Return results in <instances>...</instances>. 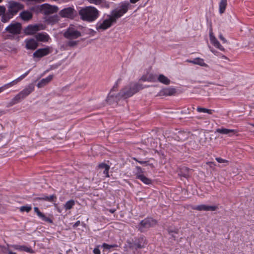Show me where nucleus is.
Segmentation results:
<instances>
[{
    "mask_svg": "<svg viewBox=\"0 0 254 254\" xmlns=\"http://www.w3.org/2000/svg\"><path fill=\"white\" fill-rule=\"evenodd\" d=\"M98 167L100 169H105V168L110 169V166L108 165H107V164H105L104 163L100 164L99 165Z\"/></svg>",
    "mask_w": 254,
    "mask_h": 254,
    "instance_id": "45",
    "label": "nucleus"
},
{
    "mask_svg": "<svg viewBox=\"0 0 254 254\" xmlns=\"http://www.w3.org/2000/svg\"><path fill=\"white\" fill-rule=\"evenodd\" d=\"M118 84L116 83L114 86L113 87V88L111 89L110 92H113V91H115L116 89L118 88Z\"/></svg>",
    "mask_w": 254,
    "mask_h": 254,
    "instance_id": "55",
    "label": "nucleus"
},
{
    "mask_svg": "<svg viewBox=\"0 0 254 254\" xmlns=\"http://www.w3.org/2000/svg\"><path fill=\"white\" fill-rule=\"evenodd\" d=\"M215 132H218L222 134H227L229 136H231L232 135L231 134H236L238 132V131L235 129H228L225 128H219L216 129Z\"/></svg>",
    "mask_w": 254,
    "mask_h": 254,
    "instance_id": "16",
    "label": "nucleus"
},
{
    "mask_svg": "<svg viewBox=\"0 0 254 254\" xmlns=\"http://www.w3.org/2000/svg\"><path fill=\"white\" fill-rule=\"evenodd\" d=\"M174 232L175 234H177V233H178L177 231H171V230H168V233H169L170 234H171V233H174Z\"/></svg>",
    "mask_w": 254,
    "mask_h": 254,
    "instance_id": "61",
    "label": "nucleus"
},
{
    "mask_svg": "<svg viewBox=\"0 0 254 254\" xmlns=\"http://www.w3.org/2000/svg\"><path fill=\"white\" fill-rule=\"evenodd\" d=\"M58 9L59 8L57 6L51 5L47 3L42 4L39 6L40 11L45 15L56 13L58 11Z\"/></svg>",
    "mask_w": 254,
    "mask_h": 254,
    "instance_id": "6",
    "label": "nucleus"
},
{
    "mask_svg": "<svg viewBox=\"0 0 254 254\" xmlns=\"http://www.w3.org/2000/svg\"><path fill=\"white\" fill-rule=\"evenodd\" d=\"M129 6L130 4L127 1L121 3L117 8L112 11L109 19H105L102 23L97 24L96 29L98 30H104L109 28L113 23L116 22L118 19L127 11Z\"/></svg>",
    "mask_w": 254,
    "mask_h": 254,
    "instance_id": "1",
    "label": "nucleus"
},
{
    "mask_svg": "<svg viewBox=\"0 0 254 254\" xmlns=\"http://www.w3.org/2000/svg\"><path fill=\"white\" fill-rule=\"evenodd\" d=\"M24 8V5L21 3L10 0L8 1L7 4V11L13 16L16 15L17 12Z\"/></svg>",
    "mask_w": 254,
    "mask_h": 254,
    "instance_id": "5",
    "label": "nucleus"
},
{
    "mask_svg": "<svg viewBox=\"0 0 254 254\" xmlns=\"http://www.w3.org/2000/svg\"><path fill=\"white\" fill-rule=\"evenodd\" d=\"M190 169L187 167H185L184 168L182 169L181 173L180 174V175L181 176L184 177L185 178H188L189 177V171Z\"/></svg>",
    "mask_w": 254,
    "mask_h": 254,
    "instance_id": "32",
    "label": "nucleus"
},
{
    "mask_svg": "<svg viewBox=\"0 0 254 254\" xmlns=\"http://www.w3.org/2000/svg\"><path fill=\"white\" fill-rule=\"evenodd\" d=\"M11 248H12L15 250H19L20 251H24L30 253H33V251L31 248L24 246L13 245H11Z\"/></svg>",
    "mask_w": 254,
    "mask_h": 254,
    "instance_id": "23",
    "label": "nucleus"
},
{
    "mask_svg": "<svg viewBox=\"0 0 254 254\" xmlns=\"http://www.w3.org/2000/svg\"><path fill=\"white\" fill-rule=\"evenodd\" d=\"M176 91L174 88H166L161 91V93L163 95L172 96L175 94Z\"/></svg>",
    "mask_w": 254,
    "mask_h": 254,
    "instance_id": "25",
    "label": "nucleus"
},
{
    "mask_svg": "<svg viewBox=\"0 0 254 254\" xmlns=\"http://www.w3.org/2000/svg\"><path fill=\"white\" fill-rule=\"evenodd\" d=\"M81 35V33L77 31L73 25H70L64 32V37L68 39H76Z\"/></svg>",
    "mask_w": 254,
    "mask_h": 254,
    "instance_id": "7",
    "label": "nucleus"
},
{
    "mask_svg": "<svg viewBox=\"0 0 254 254\" xmlns=\"http://www.w3.org/2000/svg\"><path fill=\"white\" fill-rule=\"evenodd\" d=\"M52 52V48L50 47H46L44 48H40L36 50L33 54L34 58H41L46 56Z\"/></svg>",
    "mask_w": 254,
    "mask_h": 254,
    "instance_id": "9",
    "label": "nucleus"
},
{
    "mask_svg": "<svg viewBox=\"0 0 254 254\" xmlns=\"http://www.w3.org/2000/svg\"><path fill=\"white\" fill-rule=\"evenodd\" d=\"M148 75V81L154 82L156 80V76L152 74H147Z\"/></svg>",
    "mask_w": 254,
    "mask_h": 254,
    "instance_id": "39",
    "label": "nucleus"
},
{
    "mask_svg": "<svg viewBox=\"0 0 254 254\" xmlns=\"http://www.w3.org/2000/svg\"><path fill=\"white\" fill-rule=\"evenodd\" d=\"M30 71V69H29L27 72H26L25 73H24V74H23L22 75L20 76L19 77L16 78L17 80L19 82L20 80H21L22 79H23V78H24L28 74Z\"/></svg>",
    "mask_w": 254,
    "mask_h": 254,
    "instance_id": "42",
    "label": "nucleus"
},
{
    "mask_svg": "<svg viewBox=\"0 0 254 254\" xmlns=\"http://www.w3.org/2000/svg\"><path fill=\"white\" fill-rule=\"evenodd\" d=\"M77 43L76 41H69L67 43L66 46L69 47H74L77 45Z\"/></svg>",
    "mask_w": 254,
    "mask_h": 254,
    "instance_id": "43",
    "label": "nucleus"
},
{
    "mask_svg": "<svg viewBox=\"0 0 254 254\" xmlns=\"http://www.w3.org/2000/svg\"><path fill=\"white\" fill-rule=\"evenodd\" d=\"M34 210L35 213L37 214V215L39 216V218H40L42 220L49 222V223H52V220L48 218L44 214H43L42 213H41L38 207H35L34 208Z\"/></svg>",
    "mask_w": 254,
    "mask_h": 254,
    "instance_id": "22",
    "label": "nucleus"
},
{
    "mask_svg": "<svg viewBox=\"0 0 254 254\" xmlns=\"http://www.w3.org/2000/svg\"><path fill=\"white\" fill-rule=\"evenodd\" d=\"M227 4V0H221L219 3V12L222 14L224 12Z\"/></svg>",
    "mask_w": 254,
    "mask_h": 254,
    "instance_id": "29",
    "label": "nucleus"
},
{
    "mask_svg": "<svg viewBox=\"0 0 254 254\" xmlns=\"http://www.w3.org/2000/svg\"><path fill=\"white\" fill-rule=\"evenodd\" d=\"M207 138L205 134H202L199 140V142L202 145H204L206 143Z\"/></svg>",
    "mask_w": 254,
    "mask_h": 254,
    "instance_id": "40",
    "label": "nucleus"
},
{
    "mask_svg": "<svg viewBox=\"0 0 254 254\" xmlns=\"http://www.w3.org/2000/svg\"><path fill=\"white\" fill-rule=\"evenodd\" d=\"M80 221L78 220L74 223V224L73 225V227L74 228H75V227L78 226L80 225Z\"/></svg>",
    "mask_w": 254,
    "mask_h": 254,
    "instance_id": "57",
    "label": "nucleus"
},
{
    "mask_svg": "<svg viewBox=\"0 0 254 254\" xmlns=\"http://www.w3.org/2000/svg\"><path fill=\"white\" fill-rule=\"evenodd\" d=\"M45 29L43 24H35L28 25L25 29V32L27 35H33L40 30Z\"/></svg>",
    "mask_w": 254,
    "mask_h": 254,
    "instance_id": "12",
    "label": "nucleus"
},
{
    "mask_svg": "<svg viewBox=\"0 0 254 254\" xmlns=\"http://www.w3.org/2000/svg\"><path fill=\"white\" fill-rule=\"evenodd\" d=\"M127 243L128 244V247L130 249H135L134 243H133L132 242H130L129 240H127Z\"/></svg>",
    "mask_w": 254,
    "mask_h": 254,
    "instance_id": "47",
    "label": "nucleus"
},
{
    "mask_svg": "<svg viewBox=\"0 0 254 254\" xmlns=\"http://www.w3.org/2000/svg\"><path fill=\"white\" fill-rule=\"evenodd\" d=\"M118 246L117 244H113V245H109L106 243H103L102 245V247H103L105 249H110L113 248H117Z\"/></svg>",
    "mask_w": 254,
    "mask_h": 254,
    "instance_id": "38",
    "label": "nucleus"
},
{
    "mask_svg": "<svg viewBox=\"0 0 254 254\" xmlns=\"http://www.w3.org/2000/svg\"><path fill=\"white\" fill-rule=\"evenodd\" d=\"M5 114V112L1 109H0V117Z\"/></svg>",
    "mask_w": 254,
    "mask_h": 254,
    "instance_id": "58",
    "label": "nucleus"
},
{
    "mask_svg": "<svg viewBox=\"0 0 254 254\" xmlns=\"http://www.w3.org/2000/svg\"><path fill=\"white\" fill-rule=\"evenodd\" d=\"M5 12V8L4 6H0V15H3Z\"/></svg>",
    "mask_w": 254,
    "mask_h": 254,
    "instance_id": "48",
    "label": "nucleus"
},
{
    "mask_svg": "<svg viewBox=\"0 0 254 254\" xmlns=\"http://www.w3.org/2000/svg\"><path fill=\"white\" fill-rule=\"evenodd\" d=\"M148 75H143L140 79V80L143 81H148Z\"/></svg>",
    "mask_w": 254,
    "mask_h": 254,
    "instance_id": "49",
    "label": "nucleus"
},
{
    "mask_svg": "<svg viewBox=\"0 0 254 254\" xmlns=\"http://www.w3.org/2000/svg\"><path fill=\"white\" fill-rule=\"evenodd\" d=\"M60 19V17L58 15L49 16L46 19L48 23L53 25L57 23Z\"/></svg>",
    "mask_w": 254,
    "mask_h": 254,
    "instance_id": "27",
    "label": "nucleus"
},
{
    "mask_svg": "<svg viewBox=\"0 0 254 254\" xmlns=\"http://www.w3.org/2000/svg\"><path fill=\"white\" fill-rule=\"evenodd\" d=\"M139 0H129V1L131 3H135L137 1H138Z\"/></svg>",
    "mask_w": 254,
    "mask_h": 254,
    "instance_id": "59",
    "label": "nucleus"
},
{
    "mask_svg": "<svg viewBox=\"0 0 254 254\" xmlns=\"http://www.w3.org/2000/svg\"><path fill=\"white\" fill-rule=\"evenodd\" d=\"M196 110H197V112H198L199 113H201V112L206 113L210 115L212 114L213 112H214V110L208 109L206 108H202V107H197Z\"/></svg>",
    "mask_w": 254,
    "mask_h": 254,
    "instance_id": "33",
    "label": "nucleus"
},
{
    "mask_svg": "<svg viewBox=\"0 0 254 254\" xmlns=\"http://www.w3.org/2000/svg\"><path fill=\"white\" fill-rule=\"evenodd\" d=\"M187 62L194 64H197L202 66H207V65L204 62V60L200 58H196L193 60H187Z\"/></svg>",
    "mask_w": 254,
    "mask_h": 254,
    "instance_id": "21",
    "label": "nucleus"
},
{
    "mask_svg": "<svg viewBox=\"0 0 254 254\" xmlns=\"http://www.w3.org/2000/svg\"><path fill=\"white\" fill-rule=\"evenodd\" d=\"M32 13L28 10H24L19 14V17L25 21L30 20L32 18Z\"/></svg>",
    "mask_w": 254,
    "mask_h": 254,
    "instance_id": "19",
    "label": "nucleus"
},
{
    "mask_svg": "<svg viewBox=\"0 0 254 254\" xmlns=\"http://www.w3.org/2000/svg\"><path fill=\"white\" fill-rule=\"evenodd\" d=\"M118 84L116 83L114 86L113 87V88L111 89L110 92H113V91H115L116 89L118 88Z\"/></svg>",
    "mask_w": 254,
    "mask_h": 254,
    "instance_id": "54",
    "label": "nucleus"
},
{
    "mask_svg": "<svg viewBox=\"0 0 254 254\" xmlns=\"http://www.w3.org/2000/svg\"><path fill=\"white\" fill-rule=\"evenodd\" d=\"M34 90V86L30 84L26 86L22 91L16 94L6 105L7 108H9L19 103L30 94Z\"/></svg>",
    "mask_w": 254,
    "mask_h": 254,
    "instance_id": "4",
    "label": "nucleus"
},
{
    "mask_svg": "<svg viewBox=\"0 0 254 254\" xmlns=\"http://www.w3.org/2000/svg\"><path fill=\"white\" fill-rule=\"evenodd\" d=\"M189 206L192 209L197 211H214L218 209V207L217 206H210L205 204H201L198 205H190Z\"/></svg>",
    "mask_w": 254,
    "mask_h": 254,
    "instance_id": "11",
    "label": "nucleus"
},
{
    "mask_svg": "<svg viewBox=\"0 0 254 254\" xmlns=\"http://www.w3.org/2000/svg\"><path fill=\"white\" fill-rule=\"evenodd\" d=\"M35 38L37 41L42 42H47L50 39L49 36L46 33H37L35 35Z\"/></svg>",
    "mask_w": 254,
    "mask_h": 254,
    "instance_id": "18",
    "label": "nucleus"
},
{
    "mask_svg": "<svg viewBox=\"0 0 254 254\" xmlns=\"http://www.w3.org/2000/svg\"><path fill=\"white\" fill-rule=\"evenodd\" d=\"M12 14H11L9 12L7 11L6 13H4L1 17V21L5 23L8 22L11 18L13 17Z\"/></svg>",
    "mask_w": 254,
    "mask_h": 254,
    "instance_id": "30",
    "label": "nucleus"
},
{
    "mask_svg": "<svg viewBox=\"0 0 254 254\" xmlns=\"http://www.w3.org/2000/svg\"><path fill=\"white\" fill-rule=\"evenodd\" d=\"M26 48L29 50H35L38 47L37 40L34 39H28L25 40Z\"/></svg>",
    "mask_w": 254,
    "mask_h": 254,
    "instance_id": "14",
    "label": "nucleus"
},
{
    "mask_svg": "<svg viewBox=\"0 0 254 254\" xmlns=\"http://www.w3.org/2000/svg\"><path fill=\"white\" fill-rule=\"evenodd\" d=\"M93 253L94 254H100V251L98 247L95 248L93 250Z\"/></svg>",
    "mask_w": 254,
    "mask_h": 254,
    "instance_id": "51",
    "label": "nucleus"
},
{
    "mask_svg": "<svg viewBox=\"0 0 254 254\" xmlns=\"http://www.w3.org/2000/svg\"><path fill=\"white\" fill-rule=\"evenodd\" d=\"M210 40L212 44H213L216 48L219 49L221 51H224L223 47L220 44L217 39L211 33L210 34Z\"/></svg>",
    "mask_w": 254,
    "mask_h": 254,
    "instance_id": "20",
    "label": "nucleus"
},
{
    "mask_svg": "<svg viewBox=\"0 0 254 254\" xmlns=\"http://www.w3.org/2000/svg\"><path fill=\"white\" fill-rule=\"evenodd\" d=\"M75 202L73 200H70L64 204V207L66 209H70L74 205Z\"/></svg>",
    "mask_w": 254,
    "mask_h": 254,
    "instance_id": "36",
    "label": "nucleus"
},
{
    "mask_svg": "<svg viewBox=\"0 0 254 254\" xmlns=\"http://www.w3.org/2000/svg\"><path fill=\"white\" fill-rule=\"evenodd\" d=\"M89 3L94 4L95 5H100L102 3L103 0H87Z\"/></svg>",
    "mask_w": 254,
    "mask_h": 254,
    "instance_id": "41",
    "label": "nucleus"
},
{
    "mask_svg": "<svg viewBox=\"0 0 254 254\" xmlns=\"http://www.w3.org/2000/svg\"><path fill=\"white\" fill-rule=\"evenodd\" d=\"M54 197L55 196L54 195H51L50 196H43L42 197H39V199L41 200H44L49 202H53L54 200Z\"/></svg>",
    "mask_w": 254,
    "mask_h": 254,
    "instance_id": "35",
    "label": "nucleus"
},
{
    "mask_svg": "<svg viewBox=\"0 0 254 254\" xmlns=\"http://www.w3.org/2000/svg\"><path fill=\"white\" fill-rule=\"evenodd\" d=\"M31 209L32 207L30 205H24L19 208V210L21 212H29Z\"/></svg>",
    "mask_w": 254,
    "mask_h": 254,
    "instance_id": "37",
    "label": "nucleus"
},
{
    "mask_svg": "<svg viewBox=\"0 0 254 254\" xmlns=\"http://www.w3.org/2000/svg\"><path fill=\"white\" fill-rule=\"evenodd\" d=\"M182 133H179V135L177 136V137L179 138V140H182V139L180 138V135H182Z\"/></svg>",
    "mask_w": 254,
    "mask_h": 254,
    "instance_id": "64",
    "label": "nucleus"
},
{
    "mask_svg": "<svg viewBox=\"0 0 254 254\" xmlns=\"http://www.w3.org/2000/svg\"><path fill=\"white\" fill-rule=\"evenodd\" d=\"M216 160L220 163H228V161L225 159H223L222 158L217 157L215 158Z\"/></svg>",
    "mask_w": 254,
    "mask_h": 254,
    "instance_id": "46",
    "label": "nucleus"
},
{
    "mask_svg": "<svg viewBox=\"0 0 254 254\" xmlns=\"http://www.w3.org/2000/svg\"><path fill=\"white\" fill-rule=\"evenodd\" d=\"M117 94H113L112 92H110L108 97H107L106 101L109 104H112L113 103L116 102H118L121 99H117L116 98Z\"/></svg>",
    "mask_w": 254,
    "mask_h": 254,
    "instance_id": "26",
    "label": "nucleus"
},
{
    "mask_svg": "<svg viewBox=\"0 0 254 254\" xmlns=\"http://www.w3.org/2000/svg\"><path fill=\"white\" fill-rule=\"evenodd\" d=\"M60 15L62 17H64V9H62L60 12Z\"/></svg>",
    "mask_w": 254,
    "mask_h": 254,
    "instance_id": "63",
    "label": "nucleus"
},
{
    "mask_svg": "<svg viewBox=\"0 0 254 254\" xmlns=\"http://www.w3.org/2000/svg\"><path fill=\"white\" fill-rule=\"evenodd\" d=\"M53 76L50 75H49L45 78H43L40 80V81L37 84V87L38 88H42L49 83L52 79Z\"/></svg>",
    "mask_w": 254,
    "mask_h": 254,
    "instance_id": "24",
    "label": "nucleus"
},
{
    "mask_svg": "<svg viewBox=\"0 0 254 254\" xmlns=\"http://www.w3.org/2000/svg\"><path fill=\"white\" fill-rule=\"evenodd\" d=\"M7 254H16L15 253H14V252H12L11 251H10L9 250V249H8V251L7 253Z\"/></svg>",
    "mask_w": 254,
    "mask_h": 254,
    "instance_id": "62",
    "label": "nucleus"
},
{
    "mask_svg": "<svg viewBox=\"0 0 254 254\" xmlns=\"http://www.w3.org/2000/svg\"><path fill=\"white\" fill-rule=\"evenodd\" d=\"M77 12L73 7H69L65 8L64 10V17H66L71 19H74L77 16Z\"/></svg>",
    "mask_w": 254,
    "mask_h": 254,
    "instance_id": "13",
    "label": "nucleus"
},
{
    "mask_svg": "<svg viewBox=\"0 0 254 254\" xmlns=\"http://www.w3.org/2000/svg\"><path fill=\"white\" fill-rule=\"evenodd\" d=\"M143 88V85L141 84L131 83L128 85L123 88L120 92L116 95V98L117 99H121L122 98L127 99L132 96Z\"/></svg>",
    "mask_w": 254,
    "mask_h": 254,
    "instance_id": "3",
    "label": "nucleus"
},
{
    "mask_svg": "<svg viewBox=\"0 0 254 254\" xmlns=\"http://www.w3.org/2000/svg\"><path fill=\"white\" fill-rule=\"evenodd\" d=\"M219 38L221 40L223 41V43H226L227 42V40L223 36L222 34L219 35Z\"/></svg>",
    "mask_w": 254,
    "mask_h": 254,
    "instance_id": "52",
    "label": "nucleus"
},
{
    "mask_svg": "<svg viewBox=\"0 0 254 254\" xmlns=\"http://www.w3.org/2000/svg\"><path fill=\"white\" fill-rule=\"evenodd\" d=\"M18 82V81L16 79L9 83L4 84V85L0 87V88H1L2 89V91H3L5 89L16 84Z\"/></svg>",
    "mask_w": 254,
    "mask_h": 254,
    "instance_id": "31",
    "label": "nucleus"
},
{
    "mask_svg": "<svg viewBox=\"0 0 254 254\" xmlns=\"http://www.w3.org/2000/svg\"><path fill=\"white\" fill-rule=\"evenodd\" d=\"M207 165H208L211 168H214L215 166V164L212 162H208L206 163Z\"/></svg>",
    "mask_w": 254,
    "mask_h": 254,
    "instance_id": "56",
    "label": "nucleus"
},
{
    "mask_svg": "<svg viewBox=\"0 0 254 254\" xmlns=\"http://www.w3.org/2000/svg\"><path fill=\"white\" fill-rule=\"evenodd\" d=\"M10 247H11V245H7L6 247L0 245V254H7Z\"/></svg>",
    "mask_w": 254,
    "mask_h": 254,
    "instance_id": "34",
    "label": "nucleus"
},
{
    "mask_svg": "<svg viewBox=\"0 0 254 254\" xmlns=\"http://www.w3.org/2000/svg\"><path fill=\"white\" fill-rule=\"evenodd\" d=\"M101 6L102 7H106V8H109L110 5H109V3L106 1L105 0H103L102 2L101 3H100Z\"/></svg>",
    "mask_w": 254,
    "mask_h": 254,
    "instance_id": "44",
    "label": "nucleus"
},
{
    "mask_svg": "<svg viewBox=\"0 0 254 254\" xmlns=\"http://www.w3.org/2000/svg\"><path fill=\"white\" fill-rule=\"evenodd\" d=\"M109 169H110L105 168V169H104V171L103 172L104 174L105 175L106 177H109Z\"/></svg>",
    "mask_w": 254,
    "mask_h": 254,
    "instance_id": "50",
    "label": "nucleus"
},
{
    "mask_svg": "<svg viewBox=\"0 0 254 254\" xmlns=\"http://www.w3.org/2000/svg\"><path fill=\"white\" fill-rule=\"evenodd\" d=\"M136 170L135 176L136 179L140 180L145 185H149L152 184V181L143 175V171L140 167L136 166Z\"/></svg>",
    "mask_w": 254,
    "mask_h": 254,
    "instance_id": "8",
    "label": "nucleus"
},
{
    "mask_svg": "<svg viewBox=\"0 0 254 254\" xmlns=\"http://www.w3.org/2000/svg\"><path fill=\"white\" fill-rule=\"evenodd\" d=\"M134 159L136 161H137L138 162H139L140 164H145L146 165H149L148 164V161H138L137 160V159H136L135 158H134Z\"/></svg>",
    "mask_w": 254,
    "mask_h": 254,
    "instance_id": "53",
    "label": "nucleus"
},
{
    "mask_svg": "<svg viewBox=\"0 0 254 254\" xmlns=\"http://www.w3.org/2000/svg\"><path fill=\"white\" fill-rule=\"evenodd\" d=\"M78 13L81 20L88 22L95 21L100 15L99 11L96 7L92 6L82 8Z\"/></svg>",
    "mask_w": 254,
    "mask_h": 254,
    "instance_id": "2",
    "label": "nucleus"
},
{
    "mask_svg": "<svg viewBox=\"0 0 254 254\" xmlns=\"http://www.w3.org/2000/svg\"><path fill=\"white\" fill-rule=\"evenodd\" d=\"M5 31L12 34H19L21 30V25L18 22H12L5 28Z\"/></svg>",
    "mask_w": 254,
    "mask_h": 254,
    "instance_id": "10",
    "label": "nucleus"
},
{
    "mask_svg": "<svg viewBox=\"0 0 254 254\" xmlns=\"http://www.w3.org/2000/svg\"><path fill=\"white\" fill-rule=\"evenodd\" d=\"M146 244V240L143 237H140L134 242L135 249H142L145 247Z\"/></svg>",
    "mask_w": 254,
    "mask_h": 254,
    "instance_id": "17",
    "label": "nucleus"
},
{
    "mask_svg": "<svg viewBox=\"0 0 254 254\" xmlns=\"http://www.w3.org/2000/svg\"><path fill=\"white\" fill-rule=\"evenodd\" d=\"M157 79L158 81L165 85H168L170 83V80L163 74H160Z\"/></svg>",
    "mask_w": 254,
    "mask_h": 254,
    "instance_id": "28",
    "label": "nucleus"
},
{
    "mask_svg": "<svg viewBox=\"0 0 254 254\" xmlns=\"http://www.w3.org/2000/svg\"><path fill=\"white\" fill-rule=\"evenodd\" d=\"M109 211L111 213H114L116 211V209H110Z\"/></svg>",
    "mask_w": 254,
    "mask_h": 254,
    "instance_id": "60",
    "label": "nucleus"
},
{
    "mask_svg": "<svg viewBox=\"0 0 254 254\" xmlns=\"http://www.w3.org/2000/svg\"><path fill=\"white\" fill-rule=\"evenodd\" d=\"M156 223L157 221L151 218L145 219L144 220H142L140 222L141 225L145 228L153 226L156 225Z\"/></svg>",
    "mask_w": 254,
    "mask_h": 254,
    "instance_id": "15",
    "label": "nucleus"
}]
</instances>
